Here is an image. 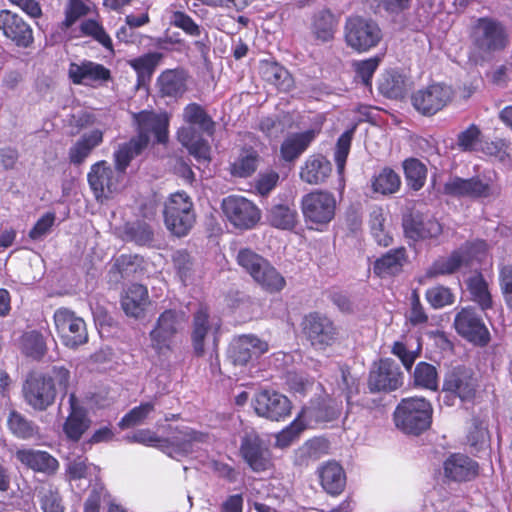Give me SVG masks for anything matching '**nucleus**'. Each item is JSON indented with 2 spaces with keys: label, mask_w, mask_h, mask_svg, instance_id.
Returning <instances> with one entry per match:
<instances>
[{
  "label": "nucleus",
  "mask_w": 512,
  "mask_h": 512,
  "mask_svg": "<svg viewBox=\"0 0 512 512\" xmlns=\"http://www.w3.org/2000/svg\"><path fill=\"white\" fill-rule=\"evenodd\" d=\"M15 457L21 464L37 472L53 474L59 467L57 459L42 450L19 449L16 451Z\"/></svg>",
  "instance_id": "27"
},
{
  "label": "nucleus",
  "mask_w": 512,
  "mask_h": 512,
  "mask_svg": "<svg viewBox=\"0 0 512 512\" xmlns=\"http://www.w3.org/2000/svg\"><path fill=\"white\" fill-rule=\"evenodd\" d=\"M42 375L45 376V379H47L50 383L55 384L56 394H62L63 396L67 394L71 374L66 367L53 366L47 374Z\"/></svg>",
  "instance_id": "63"
},
{
  "label": "nucleus",
  "mask_w": 512,
  "mask_h": 512,
  "mask_svg": "<svg viewBox=\"0 0 512 512\" xmlns=\"http://www.w3.org/2000/svg\"><path fill=\"white\" fill-rule=\"evenodd\" d=\"M336 27L337 19L330 10L322 9L314 14L311 29L316 39L322 42L332 40Z\"/></svg>",
  "instance_id": "43"
},
{
  "label": "nucleus",
  "mask_w": 512,
  "mask_h": 512,
  "mask_svg": "<svg viewBox=\"0 0 512 512\" xmlns=\"http://www.w3.org/2000/svg\"><path fill=\"white\" fill-rule=\"evenodd\" d=\"M222 210L226 219L237 229L248 230L260 220L256 205L243 196L230 195L223 199Z\"/></svg>",
  "instance_id": "11"
},
{
  "label": "nucleus",
  "mask_w": 512,
  "mask_h": 512,
  "mask_svg": "<svg viewBox=\"0 0 512 512\" xmlns=\"http://www.w3.org/2000/svg\"><path fill=\"white\" fill-rule=\"evenodd\" d=\"M466 442L472 454L480 456L490 449V434L487 423L480 418H473L468 429Z\"/></svg>",
  "instance_id": "33"
},
{
  "label": "nucleus",
  "mask_w": 512,
  "mask_h": 512,
  "mask_svg": "<svg viewBox=\"0 0 512 512\" xmlns=\"http://www.w3.org/2000/svg\"><path fill=\"white\" fill-rule=\"evenodd\" d=\"M303 333L317 350H324L338 339V329L333 321L320 313L306 315L302 322Z\"/></svg>",
  "instance_id": "10"
},
{
  "label": "nucleus",
  "mask_w": 512,
  "mask_h": 512,
  "mask_svg": "<svg viewBox=\"0 0 512 512\" xmlns=\"http://www.w3.org/2000/svg\"><path fill=\"white\" fill-rule=\"evenodd\" d=\"M69 404L70 413L63 425V431L68 439L78 441L90 427L91 421L73 393L69 395Z\"/></svg>",
  "instance_id": "28"
},
{
  "label": "nucleus",
  "mask_w": 512,
  "mask_h": 512,
  "mask_svg": "<svg viewBox=\"0 0 512 512\" xmlns=\"http://www.w3.org/2000/svg\"><path fill=\"white\" fill-rule=\"evenodd\" d=\"M132 116L138 131L135 138L141 140L145 146L148 145L151 137H154L158 143H164L167 140L169 118L166 113L144 110L133 113Z\"/></svg>",
  "instance_id": "12"
},
{
  "label": "nucleus",
  "mask_w": 512,
  "mask_h": 512,
  "mask_svg": "<svg viewBox=\"0 0 512 512\" xmlns=\"http://www.w3.org/2000/svg\"><path fill=\"white\" fill-rule=\"evenodd\" d=\"M38 498L43 512H64L62 498L52 485L42 486L38 491Z\"/></svg>",
  "instance_id": "59"
},
{
  "label": "nucleus",
  "mask_w": 512,
  "mask_h": 512,
  "mask_svg": "<svg viewBox=\"0 0 512 512\" xmlns=\"http://www.w3.org/2000/svg\"><path fill=\"white\" fill-rule=\"evenodd\" d=\"M252 279L261 289L270 294L279 293L286 286L284 276L268 260Z\"/></svg>",
  "instance_id": "39"
},
{
  "label": "nucleus",
  "mask_w": 512,
  "mask_h": 512,
  "mask_svg": "<svg viewBox=\"0 0 512 512\" xmlns=\"http://www.w3.org/2000/svg\"><path fill=\"white\" fill-rule=\"evenodd\" d=\"M126 176L106 161L93 164L87 175L89 186L95 198L103 202L119 193L125 185Z\"/></svg>",
  "instance_id": "6"
},
{
  "label": "nucleus",
  "mask_w": 512,
  "mask_h": 512,
  "mask_svg": "<svg viewBox=\"0 0 512 512\" xmlns=\"http://www.w3.org/2000/svg\"><path fill=\"white\" fill-rule=\"evenodd\" d=\"M220 329V322L210 319L206 307H200L194 315L192 341L194 351L197 355L204 353V339L209 334L213 335V344L217 346V333Z\"/></svg>",
  "instance_id": "25"
},
{
  "label": "nucleus",
  "mask_w": 512,
  "mask_h": 512,
  "mask_svg": "<svg viewBox=\"0 0 512 512\" xmlns=\"http://www.w3.org/2000/svg\"><path fill=\"white\" fill-rule=\"evenodd\" d=\"M258 153L253 149H244L232 164L231 172L241 178L252 175L258 166Z\"/></svg>",
  "instance_id": "54"
},
{
  "label": "nucleus",
  "mask_w": 512,
  "mask_h": 512,
  "mask_svg": "<svg viewBox=\"0 0 512 512\" xmlns=\"http://www.w3.org/2000/svg\"><path fill=\"white\" fill-rule=\"evenodd\" d=\"M456 331L468 341L484 346L490 340V334L482 318L472 307L462 308L455 316Z\"/></svg>",
  "instance_id": "15"
},
{
  "label": "nucleus",
  "mask_w": 512,
  "mask_h": 512,
  "mask_svg": "<svg viewBox=\"0 0 512 512\" xmlns=\"http://www.w3.org/2000/svg\"><path fill=\"white\" fill-rule=\"evenodd\" d=\"M399 175L390 168H384L374 177L372 182L373 190L383 195L393 194L400 188Z\"/></svg>",
  "instance_id": "55"
},
{
  "label": "nucleus",
  "mask_w": 512,
  "mask_h": 512,
  "mask_svg": "<svg viewBox=\"0 0 512 512\" xmlns=\"http://www.w3.org/2000/svg\"><path fill=\"white\" fill-rule=\"evenodd\" d=\"M148 304V291L141 284L127 287L121 298V306L127 316L139 318L143 315Z\"/></svg>",
  "instance_id": "32"
},
{
  "label": "nucleus",
  "mask_w": 512,
  "mask_h": 512,
  "mask_svg": "<svg viewBox=\"0 0 512 512\" xmlns=\"http://www.w3.org/2000/svg\"><path fill=\"white\" fill-rule=\"evenodd\" d=\"M452 89L443 84H432L412 95L415 109L424 115H433L444 108L451 100Z\"/></svg>",
  "instance_id": "17"
},
{
  "label": "nucleus",
  "mask_w": 512,
  "mask_h": 512,
  "mask_svg": "<svg viewBox=\"0 0 512 512\" xmlns=\"http://www.w3.org/2000/svg\"><path fill=\"white\" fill-rule=\"evenodd\" d=\"M406 90L404 78L394 72H388L379 81V91L388 98H400Z\"/></svg>",
  "instance_id": "56"
},
{
  "label": "nucleus",
  "mask_w": 512,
  "mask_h": 512,
  "mask_svg": "<svg viewBox=\"0 0 512 512\" xmlns=\"http://www.w3.org/2000/svg\"><path fill=\"white\" fill-rule=\"evenodd\" d=\"M21 351L27 357L40 360L47 352L44 336L36 330L24 333L21 338Z\"/></svg>",
  "instance_id": "49"
},
{
  "label": "nucleus",
  "mask_w": 512,
  "mask_h": 512,
  "mask_svg": "<svg viewBox=\"0 0 512 512\" xmlns=\"http://www.w3.org/2000/svg\"><path fill=\"white\" fill-rule=\"evenodd\" d=\"M23 393L27 404L38 411H44L51 406L57 395L55 384L50 383L42 374L28 377Z\"/></svg>",
  "instance_id": "20"
},
{
  "label": "nucleus",
  "mask_w": 512,
  "mask_h": 512,
  "mask_svg": "<svg viewBox=\"0 0 512 512\" xmlns=\"http://www.w3.org/2000/svg\"><path fill=\"white\" fill-rule=\"evenodd\" d=\"M403 384V373L392 359H381L370 371L368 386L371 391L390 392Z\"/></svg>",
  "instance_id": "19"
},
{
  "label": "nucleus",
  "mask_w": 512,
  "mask_h": 512,
  "mask_svg": "<svg viewBox=\"0 0 512 512\" xmlns=\"http://www.w3.org/2000/svg\"><path fill=\"white\" fill-rule=\"evenodd\" d=\"M268 350V344L256 336L243 335L235 339L228 351V357L234 365H246Z\"/></svg>",
  "instance_id": "22"
},
{
  "label": "nucleus",
  "mask_w": 512,
  "mask_h": 512,
  "mask_svg": "<svg viewBox=\"0 0 512 512\" xmlns=\"http://www.w3.org/2000/svg\"><path fill=\"white\" fill-rule=\"evenodd\" d=\"M237 264L253 278L267 261L266 258L250 248H241L236 256Z\"/></svg>",
  "instance_id": "58"
},
{
  "label": "nucleus",
  "mask_w": 512,
  "mask_h": 512,
  "mask_svg": "<svg viewBox=\"0 0 512 512\" xmlns=\"http://www.w3.org/2000/svg\"><path fill=\"white\" fill-rule=\"evenodd\" d=\"M156 402L154 400L141 402L140 405L132 408L126 413L119 422L121 429H128L144 423V421L155 410Z\"/></svg>",
  "instance_id": "52"
},
{
  "label": "nucleus",
  "mask_w": 512,
  "mask_h": 512,
  "mask_svg": "<svg viewBox=\"0 0 512 512\" xmlns=\"http://www.w3.org/2000/svg\"><path fill=\"white\" fill-rule=\"evenodd\" d=\"M129 442L160 448L168 456L179 459L191 454L198 444L208 440V435L190 427L177 428L172 436L160 439L149 429H141L127 436Z\"/></svg>",
  "instance_id": "1"
},
{
  "label": "nucleus",
  "mask_w": 512,
  "mask_h": 512,
  "mask_svg": "<svg viewBox=\"0 0 512 512\" xmlns=\"http://www.w3.org/2000/svg\"><path fill=\"white\" fill-rule=\"evenodd\" d=\"M146 146L133 137L128 142L121 143L113 153L115 167L126 176V169L131 161L141 154Z\"/></svg>",
  "instance_id": "46"
},
{
  "label": "nucleus",
  "mask_w": 512,
  "mask_h": 512,
  "mask_svg": "<svg viewBox=\"0 0 512 512\" xmlns=\"http://www.w3.org/2000/svg\"><path fill=\"white\" fill-rule=\"evenodd\" d=\"M353 130L345 131L337 140L334 160L339 174H342L345 168L346 160L350 152Z\"/></svg>",
  "instance_id": "61"
},
{
  "label": "nucleus",
  "mask_w": 512,
  "mask_h": 512,
  "mask_svg": "<svg viewBox=\"0 0 512 512\" xmlns=\"http://www.w3.org/2000/svg\"><path fill=\"white\" fill-rule=\"evenodd\" d=\"M406 259L404 247L391 249L374 262L373 271L382 278L395 275L401 272Z\"/></svg>",
  "instance_id": "36"
},
{
  "label": "nucleus",
  "mask_w": 512,
  "mask_h": 512,
  "mask_svg": "<svg viewBox=\"0 0 512 512\" xmlns=\"http://www.w3.org/2000/svg\"><path fill=\"white\" fill-rule=\"evenodd\" d=\"M103 142V131L94 129L83 133L69 148L68 158L74 165L82 164L92 151Z\"/></svg>",
  "instance_id": "29"
},
{
  "label": "nucleus",
  "mask_w": 512,
  "mask_h": 512,
  "mask_svg": "<svg viewBox=\"0 0 512 512\" xmlns=\"http://www.w3.org/2000/svg\"><path fill=\"white\" fill-rule=\"evenodd\" d=\"M9 431L18 439L29 440L40 436L39 426L22 413L12 410L7 418Z\"/></svg>",
  "instance_id": "38"
},
{
  "label": "nucleus",
  "mask_w": 512,
  "mask_h": 512,
  "mask_svg": "<svg viewBox=\"0 0 512 512\" xmlns=\"http://www.w3.org/2000/svg\"><path fill=\"white\" fill-rule=\"evenodd\" d=\"M239 455L257 473L269 470L273 464L269 439L253 427H245L241 431Z\"/></svg>",
  "instance_id": "4"
},
{
  "label": "nucleus",
  "mask_w": 512,
  "mask_h": 512,
  "mask_svg": "<svg viewBox=\"0 0 512 512\" xmlns=\"http://www.w3.org/2000/svg\"><path fill=\"white\" fill-rule=\"evenodd\" d=\"M187 74L183 70H166L157 80L162 96L178 98L187 90Z\"/></svg>",
  "instance_id": "37"
},
{
  "label": "nucleus",
  "mask_w": 512,
  "mask_h": 512,
  "mask_svg": "<svg viewBox=\"0 0 512 512\" xmlns=\"http://www.w3.org/2000/svg\"><path fill=\"white\" fill-rule=\"evenodd\" d=\"M403 228L406 237L414 241L436 238L442 233V226L436 219L419 212L406 215Z\"/></svg>",
  "instance_id": "23"
},
{
  "label": "nucleus",
  "mask_w": 512,
  "mask_h": 512,
  "mask_svg": "<svg viewBox=\"0 0 512 512\" xmlns=\"http://www.w3.org/2000/svg\"><path fill=\"white\" fill-rule=\"evenodd\" d=\"M322 488L330 495H339L345 488L346 475L337 462L329 461L317 470Z\"/></svg>",
  "instance_id": "30"
},
{
  "label": "nucleus",
  "mask_w": 512,
  "mask_h": 512,
  "mask_svg": "<svg viewBox=\"0 0 512 512\" xmlns=\"http://www.w3.org/2000/svg\"><path fill=\"white\" fill-rule=\"evenodd\" d=\"M255 413L271 421H281L291 413V402L283 394L274 390H262L253 399Z\"/></svg>",
  "instance_id": "14"
},
{
  "label": "nucleus",
  "mask_w": 512,
  "mask_h": 512,
  "mask_svg": "<svg viewBox=\"0 0 512 512\" xmlns=\"http://www.w3.org/2000/svg\"><path fill=\"white\" fill-rule=\"evenodd\" d=\"M403 169L408 186L413 190H420L426 181V166L418 159L410 158L404 161Z\"/></svg>",
  "instance_id": "53"
},
{
  "label": "nucleus",
  "mask_w": 512,
  "mask_h": 512,
  "mask_svg": "<svg viewBox=\"0 0 512 512\" xmlns=\"http://www.w3.org/2000/svg\"><path fill=\"white\" fill-rule=\"evenodd\" d=\"M80 30L83 35L92 37L109 51H113L112 39L106 33L104 27L93 19H87L81 23Z\"/></svg>",
  "instance_id": "60"
},
{
  "label": "nucleus",
  "mask_w": 512,
  "mask_h": 512,
  "mask_svg": "<svg viewBox=\"0 0 512 512\" xmlns=\"http://www.w3.org/2000/svg\"><path fill=\"white\" fill-rule=\"evenodd\" d=\"M444 194L458 198H487L498 194L497 187L490 181L480 177L464 179L454 176L448 179L443 187Z\"/></svg>",
  "instance_id": "13"
},
{
  "label": "nucleus",
  "mask_w": 512,
  "mask_h": 512,
  "mask_svg": "<svg viewBox=\"0 0 512 512\" xmlns=\"http://www.w3.org/2000/svg\"><path fill=\"white\" fill-rule=\"evenodd\" d=\"M183 120L190 125L191 131L195 128L209 136L214 132V121L205 109L197 103H190L184 108Z\"/></svg>",
  "instance_id": "40"
},
{
  "label": "nucleus",
  "mask_w": 512,
  "mask_h": 512,
  "mask_svg": "<svg viewBox=\"0 0 512 512\" xmlns=\"http://www.w3.org/2000/svg\"><path fill=\"white\" fill-rule=\"evenodd\" d=\"M301 209L306 222L326 225L335 216L336 199L331 192L316 190L302 197Z\"/></svg>",
  "instance_id": "9"
},
{
  "label": "nucleus",
  "mask_w": 512,
  "mask_h": 512,
  "mask_svg": "<svg viewBox=\"0 0 512 512\" xmlns=\"http://www.w3.org/2000/svg\"><path fill=\"white\" fill-rule=\"evenodd\" d=\"M68 77L75 85L99 87L111 79V72L102 64L83 60L71 62L68 68Z\"/></svg>",
  "instance_id": "21"
},
{
  "label": "nucleus",
  "mask_w": 512,
  "mask_h": 512,
  "mask_svg": "<svg viewBox=\"0 0 512 512\" xmlns=\"http://www.w3.org/2000/svg\"><path fill=\"white\" fill-rule=\"evenodd\" d=\"M0 30L17 46L28 47L33 42V32L29 24L11 11H0Z\"/></svg>",
  "instance_id": "24"
},
{
  "label": "nucleus",
  "mask_w": 512,
  "mask_h": 512,
  "mask_svg": "<svg viewBox=\"0 0 512 512\" xmlns=\"http://www.w3.org/2000/svg\"><path fill=\"white\" fill-rule=\"evenodd\" d=\"M444 475L449 480L455 482H464L474 479L479 472V465L464 454H452L444 464Z\"/></svg>",
  "instance_id": "26"
},
{
  "label": "nucleus",
  "mask_w": 512,
  "mask_h": 512,
  "mask_svg": "<svg viewBox=\"0 0 512 512\" xmlns=\"http://www.w3.org/2000/svg\"><path fill=\"white\" fill-rule=\"evenodd\" d=\"M382 39L378 24L363 17H350L345 24L346 44L357 52H367L376 47Z\"/></svg>",
  "instance_id": "7"
},
{
  "label": "nucleus",
  "mask_w": 512,
  "mask_h": 512,
  "mask_svg": "<svg viewBox=\"0 0 512 512\" xmlns=\"http://www.w3.org/2000/svg\"><path fill=\"white\" fill-rule=\"evenodd\" d=\"M477 380L471 369L456 366L448 370L443 380V391L458 397L461 401H470L476 394Z\"/></svg>",
  "instance_id": "18"
},
{
  "label": "nucleus",
  "mask_w": 512,
  "mask_h": 512,
  "mask_svg": "<svg viewBox=\"0 0 512 512\" xmlns=\"http://www.w3.org/2000/svg\"><path fill=\"white\" fill-rule=\"evenodd\" d=\"M466 283L471 300L476 302L482 311L490 309L493 304L492 296L483 276L476 273L470 276Z\"/></svg>",
  "instance_id": "48"
},
{
  "label": "nucleus",
  "mask_w": 512,
  "mask_h": 512,
  "mask_svg": "<svg viewBox=\"0 0 512 512\" xmlns=\"http://www.w3.org/2000/svg\"><path fill=\"white\" fill-rule=\"evenodd\" d=\"M260 74L266 82L282 91H288L293 85V80L288 70L276 62L262 61Z\"/></svg>",
  "instance_id": "41"
},
{
  "label": "nucleus",
  "mask_w": 512,
  "mask_h": 512,
  "mask_svg": "<svg viewBox=\"0 0 512 512\" xmlns=\"http://www.w3.org/2000/svg\"><path fill=\"white\" fill-rule=\"evenodd\" d=\"M315 137L316 131L313 129L290 134L281 144V157L286 162L295 161L309 147Z\"/></svg>",
  "instance_id": "31"
},
{
  "label": "nucleus",
  "mask_w": 512,
  "mask_h": 512,
  "mask_svg": "<svg viewBox=\"0 0 512 512\" xmlns=\"http://www.w3.org/2000/svg\"><path fill=\"white\" fill-rule=\"evenodd\" d=\"M507 37L503 24L491 17L476 19L470 31L472 45L483 54H491L504 49L507 45Z\"/></svg>",
  "instance_id": "5"
},
{
  "label": "nucleus",
  "mask_w": 512,
  "mask_h": 512,
  "mask_svg": "<svg viewBox=\"0 0 512 512\" xmlns=\"http://www.w3.org/2000/svg\"><path fill=\"white\" fill-rule=\"evenodd\" d=\"M163 218L166 228L175 236H186L194 226L196 214L191 197L178 191L164 202Z\"/></svg>",
  "instance_id": "3"
},
{
  "label": "nucleus",
  "mask_w": 512,
  "mask_h": 512,
  "mask_svg": "<svg viewBox=\"0 0 512 512\" xmlns=\"http://www.w3.org/2000/svg\"><path fill=\"white\" fill-rule=\"evenodd\" d=\"M120 236L127 242H134L140 246L150 245L154 239V232L149 224L143 221L125 223L121 228Z\"/></svg>",
  "instance_id": "45"
},
{
  "label": "nucleus",
  "mask_w": 512,
  "mask_h": 512,
  "mask_svg": "<svg viewBox=\"0 0 512 512\" xmlns=\"http://www.w3.org/2000/svg\"><path fill=\"white\" fill-rule=\"evenodd\" d=\"M268 223L281 230H292L298 222L297 211L284 204L272 206L267 213Z\"/></svg>",
  "instance_id": "47"
},
{
  "label": "nucleus",
  "mask_w": 512,
  "mask_h": 512,
  "mask_svg": "<svg viewBox=\"0 0 512 512\" xmlns=\"http://www.w3.org/2000/svg\"><path fill=\"white\" fill-rule=\"evenodd\" d=\"M178 139L189 153L200 163L210 161V146L208 142L196 137L190 128H182L178 131Z\"/></svg>",
  "instance_id": "42"
},
{
  "label": "nucleus",
  "mask_w": 512,
  "mask_h": 512,
  "mask_svg": "<svg viewBox=\"0 0 512 512\" xmlns=\"http://www.w3.org/2000/svg\"><path fill=\"white\" fill-rule=\"evenodd\" d=\"M182 320L183 315L173 310L164 311L160 315L156 327L150 333L151 345L158 354H165L171 349Z\"/></svg>",
  "instance_id": "16"
},
{
  "label": "nucleus",
  "mask_w": 512,
  "mask_h": 512,
  "mask_svg": "<svg viewBox=\"0 0 512 512\" xmlns=\"http://www.w3.org/2000/svg\"><path fill=\"white\" fill-rule=\"evenodd\" d=\"M307 428V424L301 418L300 414L295 420L281 430L275 436V446L281 449L289 447L294 441H296L300 434Z\"/></svg>",
  "instance_id": "57"
},
{
  "label": "nucleus",
  "mask_w": 512,
  "mask_h": 512,
  "mask_svg": "<svg viewBox=\"0 0 512 512\" xmlns=\"http://www.w3.org/2000/svg\"><path fill=\"white\" fill-rule=\"evenodd\" d=\"M426 299L435 309L451 305L455 301V297L451 290L444 286H436L428 289L426 291Z\"/></svg>",
  "instance_id": "64"
},
{
  "label": "nucleus",
  "mask_w": 512,
  "mask_h": 512,
  "mask_svg": "<svg viewBox=\"0 0 512 512\" xmlns=\"http://www.w3.org/2000/svg\"><path fill=\"white\" fill-rule=\"evenodd\" d=\"M414 384L423 389L436 391L439 386L436 367L427 362H419L413 374Z\"/></svg>",
  "instance_id": "50"
},
{
  "label": "nucleus",
  "mask_w": 512,
  "mask_h": 512,
  "mask_svg": "<svg viewBox=\"0 0 512 512\" xmlns=\"http://www.w3.org/2000/svg\"><path fill=\"white\" fill-rule=\"evenodd\" d=\"M331 170V163L325 157L311 156L301 168L300 178L311 185L321 184L328 178Z\"/></svg>",
  "instance_id": "35"
},
{
  "label": "nucleus",
  "mask_w": 512,
  "mask_h": 512,
  "mask_svg": "<svg viewBox=\"0 0 512 512\" xmlns=\"http://www.w3.org/2000/svg\"><path fill=\"white\" fill-rule=\"evenodd\" d=\"M432 413V405L425 398H406L395 409V425L404 433L418 435L430 427Z\"/></svg>",
  "instance_id": "2"
},
{
  "label": "nucleus",
  "mask_w": 512,
  "mask_h": 512,
  "mask_svg": "<svg viewBox=\"0 0 512 512\" xmlns=\"http://www.w3.org/2000/svg\"><path fill=\"white\" fill-rule=\"evenodd\" d=\"M465 264H467V256L462 249H458L448 257H440L435 260L428 268L426 275L432 278L452 274Z\"/></svg>",
  "instance_id": "44"
},
{
  "label": "nucleus",
  "mask_w": 512,
  "mask_h": 512,
  "mask_svg": "<svg viewBox=\"0 0 512 512\" xmlns=\"http://www.w3.org/2000/svg\"><path fill=\"white\" fill-rule=\"evenodd\" d=\"M299 414L308 428L333 421L340 415V407L334 402H323L304 407Z\"/></svg>",
  "instance_id": "34"
},
{
  "label": "nucleus",
  "mask_w": 512,
  "mask_h": 512,
  "mask_svg": "<svg viewBox=\"0 0 512 512\" xmlns=\"http://www.w3.org/2000/svg\"><path fill=\"white\" fill-rule=\"evenodd\" d=\"M385 220L384 210L381 207L371 209L369 216L371 234L380 246L387 247L392 243V237L385 230Z\"/></svg>",
  "instance_id": "51"
},
{
  "label": "nucleus",
  "mask_w": 512,
  "mask_h": 512,
  "mask_svg": "<svg viewBox=\"0 0 512 512\" xmlns=\"http://www.w3.org/2000/svg\"><path fill=\"white\" fill-rule=\"evenodd\" d=\"M161 59L159 53H148L129 61L130 66L139 77L150 76Z\"/></svg>",
  "instance_id": "62"
},
{
  "label": "nucleus",
  "mask_w": 512,
  "mask_h": 512,
  "mask_svg": "<svg viewBox=\"0 0 512 512\" xmlns=\"http://www.w3.org/2000/svg\"><path fill=\"white\" fill-rule=\"evenodd\" d=\"M55 329L62 343L71 349L87 343L88 332L85 321L68 308H58L54 312Z\"/></svg>",
  "instance_id": "8"
}]
</instances>
